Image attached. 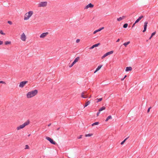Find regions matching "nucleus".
Wrapping results in <instances>:
<instances>
[{
	"label": "nucleus",
	"instance_id": "nucleus-1",
	"mask_svg": "<svg viewBox=\"0 0 158 158\" xmlns=\"http://www.w3.org/2000/svg\"><path fill=\"white\" fill-rule=\"evenodd\" d=\"M37 93L38 90L36 89H35L30 92H29L27 93V97L28 98H32L36 95Z\"/></svg>",
	"mask_w": 158,
	"mask_h": 158
},
{
	"label": "nucleus",
	"instance_id": "nucleus-2",
	"mask_svg": "<svg viewBox=\"0 0 158 158\" xmlns=\"http://www.w3.org/2000/svg\"><path fill=\"white\" fill-rule=\"evenodd\" d=\"M33 12L32 11H29L27 13H26L25 15L24 20L28 19L32 15Z\"/></svg>",
	"mask_w": 158,
	"mask_h": 158
},
{
	"label": "nucleus",
	"instance_id": "nucleus-3",
	"mask_svg": "<svg viewBox=\"0 0 158 158\" xmlns=\"http://www.w3.org/2000/svg\"><path fill=\"white\" fill-rule=\"evenodd\" d=\"M30 123V121L28 120L26 122L24 123L23 124L20 125L19 126L17 127V130H20L21 129L23 128L25 126L28 125Z\"/></svg>",
	"mask_w": 158,
	"mask_h": 158
},
{
	"label": "nucleus",
	"instance_id": "nucleus-4",
	"mask_svg": "<svg viewBox=\"0 0 158 158\" xmlns=\"http://www.w3.org/2000/svg\"><path fill=\"white\" fill-rule=\"evenodd\" d=\"M46 139L47 140L49 141L51 143H52L53 144H54V145H55L56 144V143L55 141H54L53 140V139H51V138H50L48 137H46Z\"/></svg>",
	"mask_w": 158,
	"mask_h": 158
},
{
	"label": "nucleus",
	"instance_id": "nucleus-5",
	"mask_svg": "<svg viewBox=\"0 0 158 158\" xmlns=\"http://www.w3.org/2000/svg\"><path fill=\"white\" fill-rule=\"evenodd\" d=\"M47 2H40L39 4V6L40 7H44L47 6Z\"/></svg>",
	"mask_w": 158,
	"mask_h": 158
},
{
	"label": "nucleus",
	"instance_id": "nucleus-6",
	"mask_svg": "<svg viewBox=\"0 0 158 158\" xmlns=\"http://www.w3.org/2000/svg\"><path fill=\"white\" fill-rule=\"evenodd\" d=\"M27 82V81H24L20 82L19 85V87L22 88L23 87Z\"/></svg>",
	"mask_w": 158,
	"mask_h": 158
},
{
	"label": "nucleus",
	"instance_id": "nucleus-7",
	"mask_svg": "<svg viewBox=\"0 0 158 158\" xmlns=\"http://www.w3.org/2000/svg\"><path fill=\"white\" fill-rule=\"evenodd\" d=\"M148 23V22L147 21H146L144 23V29L143 31V32H145L147 29V24Z\"/></svg>",
	"mask_w": 158,
	"mask_h": 158
},
{
	"label": "nucleus",
	"instance_id": "nucleus-8",
	"mask_svg": "<svg viewBox=\"0 0 158 158\" xmlns=\"http://www.w3.org/2000/svg\"><path fill=\"white\" fill-rule=\"evenodd\" d=\"M48 34V32L43 33L40 36V37L41 38H44L47 36Z\"/></svg>",
	"mask_w": 158,
	"mask_h": 158
},
{
	"label": "nucleus",
	"instance_id": "nucleus-9",
	"mask_svg": "<svg viewBox=\"0 0 158 158\" xmlns=\"http://www.w3.org/2000/svg\"><path fill=\"white\" fill-rule=\"evenodd\" d=\"M21 39L23 41H25L26 37L24 33H23L21 36Z\"/></svg>",
	"mask_w": 158,
	"mask_h": 158
},
{
	"label": "nucleus",
	"instance_id": "nucleus-10",
	"mask_svg": "<svg viewBox=\"0 0 158 158\" xmlns=\"http://www.w3.org/2000/svg\"><path fill=\"white\" fill-rule=\"evenodd\" d=\"M100 44V43H98V44H95L93 45L89 49H93L95 47H96L98 46Z\"/></svg>",
	"mask_w": 158,
	"mask_h": 158
},
{
	"label": "nucleus",
	"instance_id": "nucleus-11",
	"mask_svg": "<svg viewBox=\"0 0 158 158\" xmlns=\"http://www.w3.org/2000/svg\"><path fill=\"white\" fill-rule=\"evenodd\" d=\"M93 7L94 5L91 3H90L85 6V8L88 9L89 8H92Z\"/></svg>",
	"mask_w": 158,
	"mask_h": 158
},
{
	"label": "nucleus",
	"instance_id": "nucleus-12",
	"mask_svg": "<svg viewBox=\"0 0 158 158\" xmlns=\"http://www.w3.org/2000/svg\"><path fill=\"white\" fill-rule=\"evenodd\" d=\"M104 28V27H102L101 28H99V29L95 31L94 32V33H93L94 34H95L97 32H98V31H100L102 30Z\"/></svg>",
	"mask_w": 158,
	"mask_h": 158
},
{
	"label": "nucleus",
	"instance_id": "nucleus-13",
	"mask_svg": "<svg viewBox=\"0 0 158 158\" xmlns=\"http://www.w3.org/2000/svg\"><path fill=\"white\" fill-rule=\"evenodd\" d=\"M143 17V16L142 15L139 17V18L135 21V23H137Z\"/></svg>",
	"mask_w": 158,
	"mask_h": 158
},
{
	"label": "nucleus",
	"instance_id": "nucleus-14",
	"mask_svg": "<svg viewBox=\"0 0 158 158\" xmlns=\"http://www.w3.org/2000/svg\"><path fill=\"white\" fill-rule=\"evenodd\" d=\"M132 69V68L131 67H127L126 68L125 71L126 72H128L129 71H131Z\"/></svg>",
	"mask_w": 158,
	"mask_h": 158
},
{
	"label": "nucleus",
	"instance_id": "nucleus-15",
	"mask_svg": "<svg viewBox=\"0 0 158 158\" xmlns=\"http://www.w3.org/2000/svg\"><path fill=\"white\" fill-rule=\"evenodd\" d=\"M102 65H99L98 66V67L96 69V70L95 71L94 73H95L97 71H98L102 67Z\"/></svg>",
	"mask_w": 158,
	"mask_h": 158
},
{
	"label": "nucleus",
	"instance_id": "nucleus-16",
	"mask_svg": "<svg viewBox=\"0 0 158 158\" xmlns=\"http://www.w3.org/2000/svg\"><path fill=\"white\" fill-rule=\"evenodd\" d=\"M125 16H123L122 17H120L119 18L117 19V21H120L125 18Z\"/></svg>",
	"mask_w": 158,
	"mask_h": 158
},
{
	"label": "nucleus",
	"instance_id": "nucleus-17",
	"mask_svg": "<svg viewBox=\"0 0 158 158\" xmlns=\"http://www.w3.org/2000/svg\"><path fill=\"white\" fill-rule=\"evenodd\" d=\"M80 59V57L79 56L77 57H76L74 60L73 62L76 63Z\"/></svg>",
	"mask_w": 158,
	"mask_h": 158
},
{
	"label": "nucleus",
	"instance_id": "nucleus-18",
	"mask_svg": "<svg viewBox=\"0 0 158 158\" xmlns=\"http://www.w3.org/2000/svg\"><path fill=\"white\" fill-rule=\"evenodd\" d=\"M114 52L113 51H110V52H108L106 53V55L107 56L112 54Z\"/></svg>",
	"mask_w": 158,
	"mask_h": 158
},
{
	"label": "nucleus",
	"instance_id": "nucleus-19",
	"mask_svg": "<svg viewBox=\"0 0 158 158\" xmlns=\"http://www.w3.org/2000/svg\"><path fill=\"white\" fill-rule=\"evenodd\" d=\"M106 109V107L105 106H102L101 108L99 110V112H101L103 110H105Z\"/></svg>",
	"mask_w": 158,
	"mask_h": 158
},
{
	"label": "nucleus",
	"instance_id": "nucleus-20",
	"mask_svg": "<svg viewBox=\"0 0 158 158\" xmlns=\"http://www.w3.org/2000/svg\"><path fill=\"white\" fill-rule=\"evenodd\" d=\"M90 103V102L89 101H88L86 102L85 105L84 107L87 106Z\"/></svg>",
	"mask_w": 158,
	"mask_h": 158
},
{
	"label": "nucleus",
	"instance_id": "nucleus-21",
	"mask_svg": "<svg viewBox=\"0 0 158 158\" xmlns=\"http://www.w3.org/2000/svg\"><path fill=\"white\" fill-rule=\"evenodd\" d=\"M112 118V116L111 115L108 116L105 120V121L107 122L109 119H111Z\"/></svg>",
	"mask_w": 158,
	"mask_h": 158
},
{
	"label": "nucleus",
	"instance_id": "nucleus-22",
	"mask_svg": "<svg viewBox=\"0 0 158 158\" xmlns=\"http://www.w3.org/2000/svg\"><path fill=\"white\" fill-rule=\"evenodd\" d=\"M84 92H82L81 94V97L83 98H87V95H85V96H84Z\"/></svg>",
	"mask_w": 158,
	"mask_h": 158
},
{
	"label": "nucleus",
	"instance_id": "nucleus-23",
	"mask_svg": "<svg viewBox=\"0 0 158 158\" xmlns=\"http://www.w3.org/2000/svg\"><path fill=\"white\" fill-rule=\"evenodd\" d=\"M102 98H97L96 99V100H97L96 102L97 103H98V102L102 101Z\"/></svg>",
	"mask_w": 158,
	"mask_h": 158
},
{
	"label": "nucleus",
	"instance_id": "nucleus-24",
	"mask_svg": "<svg viewBox=\"0 0 158 158\" xmlns=\"http://www.w3.org/2000/svg\"><path fill=\"white\" fill-rule=\"evenodd\" d=\"M129 137L126 138L125 139H124L122 142L121 143V145H123L124 144L125 142L126 141V140L128 139Z\"/></svg>",
	"mask_w": 158,
	"mask_h": 158
},
{
	"label": "nucleus",
	"instance_id": "nucleus-25",
	"mask_svg": "<svg viewBox=\"0 0 158 158\" xmlns=\"http://www.w3.org/2000/svg\"><path fill=\"white\" fill-rule=\"evenodd\" d=\"M130 42L128 41L127 42L124 43L123 44V45L124 46H125V47H126L127 46V45H128V44H130Z\"/></svg>",
	"mask_w": 158,
	"mask_h": 158
},
{
	"label": "nucleus",
	"instance_id": "nucleus-26",
	"mask_svg": "<svg viewBox=\"0 0 158 158\" xmlns=\"http://www.w3.org/2000/svg\"><path fill=\"white\" fill-rule=\"evenodd\" d=\"M11 43V42L10 41H6L5 42V44L6 45H7L8 44H10Z\"/></svg>",
	"mask_w": 158,
	"mask_h": 158
},
{
	"label": "nucleus",
	"instance_id": "nucleus-27",
	"mask_svg": "<svg viewBox=\"0 0 158 158\" xmlns=\"http://www.w3.org/2000/svg\"><path fill=\"white\" fill-rule=\"evenodd\" d=\"M99 123L98 122H95V123H93L91 125H92V126H93L94 125H98L99 124Z\"/></svg>",
	"mask_w": 158,
	"mask_h": 158
},
{
	"label": "nucleus",
	"instance_id": "nucleus-28",
	"mask_svg": "<svg viewBox=\"0 0 158 158\" xmlns=\"http://www.w3.org/2000/svg\"><path fill=\"white\" fill-rule=\"evenodd\" d=\"M93 135V134H86L85 135V137H90V136H92Z\"/></svg>",
	"mask_w": 158,
	"mask_h": 158
},
{
	"label": "nucleus",
	"instance_id": "nucleus-29",
	"mask_svg": "<svg viewBox=\"0 0 158 158\" xmlns=\"http://www.w3.org/2000/svg\"><path fill=\"white\" fill-rule=\"evenodd\" d=\"M128 24L127 23H125L123 25V27L124 28H126L128 26Z\"/></svg>",
	"mask_w": 158,
	"mask_h": 158
},
{
	"label": "nucleus",
	"instance_id": "nucleus-30",
	"mask_svg": "<svg viewBox=\"0 0 158 158\" xmlns=\"http://www.w3.org/2000/svg\"><path fill=\"white\" fill-rule=\"evenodd\" d=\"M75 63L73 61V62L69 66V67L70 68H71V67H72L73 65Z\"/></svg>",
	"mask_w": 158,
	"mask_h": 158
},
{
	"label": "nucleus",
	"instance_id": "nucleus-31",
	"mask_svg": "<svg viewBox=\"0 0 158 158\" xmlns=\"http://www.w3.org/2000/svg\"><path fill=\"white\" fill-rule=\"evenodd\" d=\"M25 149H29V147L28 145H25Z\"/></svg>",
	"mask_w": 158,
	"mask_h": 158
},
{
	"label": "nucleus",
	"instance_id": "nucleus-32",
	"mask_svg": "<svg viewBox=\"0 0 158 158\" xmlns=\"http://www.w3.org/2000/svg\"><path fill=\"white\" fill-rule=\"evenodd\" d=\"M0 33L2 35H5V34L3 32V31L2 30H1L0 31Z\"/></svg>",
	"mask_w": 158,
	"mask_h": 158
},
{
	"label": "nucleus",
	"instance_id": "nucleus-33",
	"mask_svg": "<svg viewBox=\"0 0 158 158\" xmlns=\"http://www.w3.org/2000/svg\"><path fill=\"white\" fill-rule=\"evenodd\" d=\"M156 33V32L155 31L152 33L151 34V37H152L153 36H154Z\"/></svg>",
	"mask_w": 158,
	"mask_h": 158
},
{
	"label": "nucleus",
	"instance_id": "nucleus-34",
	"mask_svg": "<svg viewBox=\"0 0 158 158\" xmlns=\"http://www.w3.org/2000/svg\"><path fill=\"white\" fill-rule=\"evenodd\" d=\"M7 23L10 25H11L12 23V22L10 21H8Z\"/></svg>",
	"mask_w": 158,
	"mask_h": 158
},
{
	"label": "nucleus",
	"instance_id": "nucleus-35",
	"mask_svg": "<svg viewBox=\"0 0 158 158\" xmlns=\"http://www.w3.org/2000/svg\"><path fill=\"white\" fill-rule=\"evenodd\" d=\"M127 77V76L126 75H125V76L123 78H122V79H121V81H123V80H124V79H125V78Z\"/></svg>",
	"mask_w": 158,
	"mask_h": 158
},
{
	"label": "nucleus",
	"instance_id": "nucleus-36",
	"mask_svg": "<svg viewBox=\"0 0 158 158\" xmlns=\"http://www.w3.org/2000/svg\"><path fill=\"white\" fill-rule=\"evenodd\" d=\"M82 135H80L79 137H77V139H81L82 138Z\"/></svg>",
	"mask_w": 158,
	"mask_h": 158
},
{
	"label": "nucleus",
	"instance_id": "nucleus-37",
	"mask_svg": "<svg viewBox=\"0 0 158 158\" xmlns=\"http://www.w3.org/2000/svg\"><path fill=\"white\" fill-rule=\"evenodd\" d=\"M107 56L106 55V54H104V55L103 56H102V58L103 59L104 58H105V57H106V56Z\"/></svg>",
	"mask_w": 158,
	"mask_h": 158
},
{
	"label": "nucleus",
	"instance_id": "nucleus-38",
	"mask_svg": "<svg viewBox=\"0 0 158 158\" xmlns=\"http://www.w3.org/2000/svg\"><path fill=\"white\" fill-rule=\"evenodd\" d=\"M0 83L6 84V83L3 81H0Z\"/></svg>",
	"mask_w": 158,
	"mask_h": 158
},
{
	"label": "nucleus",
	"instance_id": "nucleus-39",
	"mask_svg": "<svg viewBox=\"0 0 158 158\" xmlns=\"http://www.w3.org/2000/svg\"><path fill=\"white\" fill-rule=\"evenodd\" d=\"M151 108V107H150L148 109V110H147L148 113H149V112L150 110V109Z\"/></svg>",
	"mask_w": 158,
	"mask_h": 158
},
{
	"label": "nucleus",
	"instance_id": "nucleus-40",
	"mask_svg": "<svg viewBox=\"0 0 158 158\" xmlns=\"http://www.w3.org/2000/svg\"><path fill=\"white\" fill-rule=\"evenodd\" d=\"M80 41V40L79 39H77V40L76 41V43H79Z\"/></svg>",
	"mask_w": 158,
	"mask_h": 158
},
{
	"label": "nucleus",
	"instance_id": "nucleus-41",
	"mask_svg": "<svg viewBox=\"0 0 158 158\" xmlns=\"http://www.w3.org/2000/svg\"><path fill=\"white\" fill-rule=\"evenodd\" d=\"M3 43V42L2 41L0 40V45H2Z\"/></svg>",
	"mask_w": 158,
	"mask_h": 158
},
{
	"label": "nucleus",
	"instance_id": "nucleus-42",
	"mask_svg": "<svg viewBox=\"0 0 158 158\" xmlns=\"http://www.w3.org/2000/svg\"><path fill=\"white\" fill-rule=\"evenodd\" d=\"M100 112H99V111H98V112H97V116H98L99 115Z\"/></svg>",
	"mask_w": 158,
	"mask_h": 158
},
{
	"label": "nucleus",
	"instance_id": "nucleus-43",
	"mask_svg": "<svg viewBox=\"0 0 158 158\" xmlns=\"http://www.w3.org/2000/svg\"><path fill=\"white\" fill-rule=\"evenodd\" d=\"M136 23H135V22L133 24L132 26V27L131 28H133V27L135 25V24H136Z\"/></svg>",
	"mask_w": 158,
	"mask_h": 158
},
{
	"label": "nucleus",
	"instance_id": "nucleus-44",
	"mask_svg": "<svg viewBox=\"0 0 158 158\" xmlns=\"http://www.w3.org/2000/svg\"><path fill=\"white\" fill-rule=\"evenodd\" d=\"M120 39H118L116 41V42H118L119 41Z\"/></svg>",
	"mask_w": 158,
	"mask_h": 158
},
{
	"label": "nucleus",
	"instance_id": "nucleus-45",
	"mask_svg": "<svg viewBox=\"0 0 158 158\" xmlns=\"http://www.w3.org/2000/svg\"><path fill=\"white\" fill-rule=\"evenodd\" d=\"M51 125V123H49V124H48V127H49V126H50Z\"/></svg>",
	"mask_w": 158,
	"mask_h": 158
},
{
	"label": "nucleus",
	"instance_id": "nucleus-46",
	"mask_svg": "<svg viewBox=\"0 0 158 158\" xmlns=\"http://www.w3.org/2000/svg\"><path fill=\"white\" fill-rule=\"evenodd\" d=\"M60 129V127H59V128H58L57 129V130H59Z\"/></svg>",
	"mask_w": 158,
	"mask_h": 158
},
{
	"label": "nucleus",
	"instance_id": "nucleus-47",
	"mask_svg": "<svg viewBox=\"0 0 158 158\" xmlns=\"http://www.w3.org/2000/svg\"><path fill=\"white\" fill-rule=\"evenodd\" d=\"M152 38V37H151V35L150 37L149 38V40L150 39Z\"/></svg>",
	"mask_w": 158,
	"mask_h": 158
},
{
	"label": "nucleus",
	"instance_id": "nucleus-48",
	"mask_svg": "<svg viewBox=\"0 0 158 158\" xmlns=\"http://www.w3.org/2000/svg\"><path fill=\"white\" fill-rule=\"evenodd\" d=\"M30 135V134H29V135H28V136H29Z\"/></svg>",
	"mask_w": 158,
	"mask_h": 158
},
{
	"label": "nucleus",
	"instance_id": "nucleus-49",
	"mask_svg": "<svg viewBox=\"0 0 158 158\" xmlns=\"http://www.w3.org/2000/svg\"><path fill=\"white\" fill-rule=\"evenodd\" d=\"M139 158H140V157H139Z\"/></svg>",
	"mask_w": 158,
	"mask_h": 158
}]
</instances>
